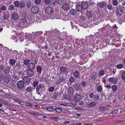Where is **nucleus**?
Returning a JSON list of instances; mask_svg holds the SVG:
<instances>
[{
    "label": "nucleus",
    "instance_id": "6",
    "mask_svg": "<svg viewBox=\"0 0 125 125\" xmlns=\"http://www.w3.org/2000/svg\"><path fill=\"white\" fill-rule=\"evenodd\" d=\"M27 74L29 76L31 77L34 75V72L31 69H28L26 70Z\"/></svg>",
    "mask_w": 125,
    "mask_h": 125
},
{
    "label": "nucleus",
    "instance_id": "48",
    "mask_svg": "<svg viewBox=\"0 0 125 125\" xmlns=\"http://www.w3.org/2000/svg\"><path fill=\"white\" fill-rule=\"evenodd\" d=\"M14 9L15 8L13 5H10L9 6L8 9L10 10H14Z\"/></svg>",
    "mask_w": 125,
    "mask_h": 125
},
{
    "label": "nucleus",
    "instance_id": "13",
    "mask_svg": "<svg viewBox=\"0 0 125 125\" xmlns=\"http://www.w3.org/2000/svg\"><path fill=\"white\" fill-rule=\"evenodd\" d=\"M83 9L81 4H78L76 5V9L77 11L80 12L83 10Z\"/></svg>",
    "mask_w": 125,
    "mask_h": 125
},
{
    "label": "nucleus",
    "instance_id": "45",
    "mask_svg": "<svg viewBox=\"0 0 125 125\" xmlns=\"http://www.w3.org/2000/svg\"><path fill=\"white\" fill-rule=\"evenodd\" d=\"M13 79L16 81H17L19 79L18 78V76L15 74H14L13 76Z\"/></svg>",
    "mask_w": 125,
    "mask_h": 125
},
{
    "label": "nucleus",
    "instance_id": "22",
    "mask_svg": "<svg viewBox=\"0 0 125 125\" xmlns=\"http://www.w3.org/2000/svg\"><path fill=\"white\" fill-rule=\"evenodd\" d=\"M96 104L97 103L95 101L91 102L88 104V106L90 108L92 107L95 106Z\"/></svg>",
    "mask_w": 125,
    "mask_h": 125
},
{
    "label": "nucleus",
    "instance_id": "58",
    "mask_svg": "<svg viewBox=\"0 0 125 125\" xmlns=\"http://www.w3.org/2000/svg\"><path fill=\"white\" fill-rule=\"evenodd\" d=\"M89 5L90 6H92L94 4V2L91 0H90L89 1Z\"/></svg>",
    "mask_w": 125,
    "mask_h": 125
},
{
    "label": "nucleus",
    "instance_id": "55",
    "mask_svg": "<svg viewBox=\"0 0 125 125\" xmlns=\"http://www.w3.org/2000/svg\"><path fill=\"white\" fill-rule=\"evenodd\" d=\"M94 93H90L89 94V97L90 99H92L94 97Z\"/></svg>",
    "mask_w": 125,
    "mask_h": 125
},
{
    "label": "nucleus",
    "instance_id": "35",
    "mask_svg": "<svg viewBox=\"0 0 125 125\" xmlns=\"http://www.w3.org/2000/svg\"><path fill=\"white\" fill-rule=\"evenodd\" d=\"M9 63L11 65H14L16 62V61L13 59H10L9 61Z\"/></svg>",
    "mask_w": 125,
    "mask_h": 125
},
{
    "label": "nucleus",
    "instance_id": "46",
    "mask_svg": "<svg viewBox=\"0 0 125 125\" xmlns=\"http://www.w3.org/2000/svg\"><path fill=\"white\" fill-rule=\"evenodd\" d=\"M80 84L82 86H84L87 85V82L86 81L83 80L81 82Z\"/></svg>",
    "mask_w": 125,
    "mask_h": 125
},
{
    "label": "nucleus",
    "instance_id": "26",
    "mask_svg": "<svg viewBox=\"0 0 125 125\" xmlns=\"http://www.w3.org/2000/svg\"><path fill=\"white\" fill-rule=\"evenodd\" d=\"M108 81L110 82L115 83L116 81V79L115 77L110 78L108 79Z\"/></svg>",
    "mask_w": 125,
    "mask_h": 125
},
{
    "label": "nucleus",
    "instance_id": "38",
    "mask_svg": "<svg viewBox=\"0 0 125 125\" xmlns=\"http://www.w3.org/2000/svg\"><path fill=\"white\" fill-rule=\"evenodd\" d=\"M93 98L94 100H98L99 99V97L98 95L95 94L94 95Z\"/></svg>",
    "mask_w": 125,
    "mask_h": 125
},
{
    "label": "nucleus",
    "instance_id": "11",
    "mask_svg": "<svg viewBox=\"0 0 125 125\" xmlns=\"http://www.w3.org/2000/svg\"><path fill=\"white\" fill-rule=\"evenodd\" d=\"M81 96L80 94H76L74 97V100L76 102L79 101L81 99Z\"/></svg>",
    "mask_w": 125,
    "mask_h": 125
},
{
    "label": "nucleus",
    "instance_id": "51",
    "mask_svg": "<svg viewBox=\"0 0 125 125\" xmlns=\"http://www.w3.org/2000/svg\"><path fill=\"white\" fill-rule=\"evenodd\" d=\"M3 19L4 20L7 21L9 19V16L7 14L3 16Z\"/></svg>",
    "mask_w": 125,
    "mask_h": 125
},
{
    "label": "nucleus",
    "instance_id": "27",
    "mask_svg": "<svg viewBox=\"0 0 125 125\" xmlns=\"http://www.w3.org/2000/svg\"><path fill=\"white\" fill-rule=\"evenodd\" d=\"M69 81L70 83H72L75 82V78L72 76H71L69 78Z\"/></svg>",
    "mask_w": 125,
    "mask_h": 125
},
{
    "label": "nucleus",
    "instance_id": "2",
    "mask_svg": "<svg viewBox=\"0 0 125 125\" xmlns=\"http://www.w3.org/2000/svg\"><path fill=\"white\" fill-rule=\"evenodd\" d=\"M66 77V75L65 74H63L62 76L59 77L58 79L57 82V83L58 84H59L61 83H63L65 81Z\"/></svg>",
    "mask_w": 125,
    "mask_h": 125
},
{
    "label": "nucleus",
    "instance_id": "8",
    "mask_svg": "<svg viewBox=\"0 0 125 125\" xmlns=\"http://www.w3.org/2000/svg\"><path fill=\"white\" fill-rule=\"evenodd\" d=\"M45 11L47 13L51 14L53 12V10L52 8L51 7H48L46 9Z\"/></svg>",
    "mask_w": 125,
    "mask_h": 125
},
{
    "label": "nucleus",
    "instance_id": "50",
    "mask_svg": "<svg viewBox=\"0 0 125 125\" xmlns=\"http://www.w3.org/2000/svg\"><path fill=\"white\" fill-rule=\"evenodd\" d=\"M39 83V82L38 81H35L33 83V86L35 87H36Z\"/></svg>",
    "mask_w": 125,
    "mask_h": 125
},
{
    "label": "nucleus",
    "instance_id": "5",
    "mask_svg": "<svg viewBox=\"0 0 125 125\" xmlns=\"http://www.w3.org/2000/svg\"><path fill=\"white\" fill-rule=\"evenodd\" d=\"M31 12L33 14H36L39 12V9L37 6H33L31 8Z\"/></svg>",
    "mask_w": 125,
    "mask_h": 125
},
{
    "label": "nucleus",
    "instance_id": "16",
    "mask_svg": "<svg viewBox=\"0 0 125 125\" xmlns=\"http://www.w3.org/2000/svg\"><path fill=\"white\" fill-rule=\"evenodd\" d=\"M59 93L58 92L57 93L54 92L52 96V99L55 100L57 99V98L58 96Z\"/></svg>",
    "mask_w": 125,
    "mask_h": 125
},
{
    "label": "nucleus",
    "instance_id": "47",
    "mask_svg": "<svg viewBox=\"0 0 125 125\" xmlns=\"http://www.w3.org/2000/svg\"><path fill=\"white\" fill-rule=\"evenodd\" d=\"M30 61L29 59H26L24 61V65H27L30 62Z\"/></svg>",
    "mask_w": 125,
    "mask_h": 125
},
{
    "label": "nucleus",
    "instance_id": "39",
    "mask_svg": "<svg viewBox=\"0 0 125 125\" xmlns=\"http://www.w3.org/2000/svg\"><path fill=\"white\" fill-rule=\"evenodd\" d=\"M112 3L113 5L115 6L117 5L118 2L117 0H113L112 1Z\"/></svg>",
    "mask_w": 125,
    "mask_h": 125
},
{
    "label": "nucleus",
    "instance_id": "32",
    "mask_svg": "<svg viewBox=\"0 0 125 125\" xmlns=\"http://www.w3.org/2000/svg\"><path fill=\"white\" fill-rule=\"evenodd\" d=\"M121 78L123 81L125 82V71L122 73L121 76Z\"/></svg>",
    "mask_w": 125,
    "mask_h": 125
},
{
    "label": "nucleus",
    "instance_id": "60",
    "mask_svg": "<svg viewBox=\"0 0 125 125\" xmlns=\"http://www.w3.org/2000/svg\"><path fill=\"white\" fill-rule=\"evenodd\" d=\"M118 112V110L117 109H115L112 111L111 114H116Z\"/></svg>",
    "mask_w": 125,
    "mask_h": 125
},
{
    "label": "nucleus",
    "instance_id": "49",
    "mask_svg": "<svg viewBox=\"0 0 125 125\" xmlns=\"http://www.w3.org/2000/svg\"><path fill=\"white\" fill-rule=\"evenodd\" d=\"M107 8L108 9L110 10H112L113 9V6L110 4L108 5L107 6Z\"/></svg>",
    "mask_w": 125,
    "mask_h": 125
},
{
    "label": "nucleus",
    "instance_id": "52",
    "mask_svg": "<svg viewBox=\"0 0 125 125\" xmlns=\"http://www.w3.org/2000/svg\"><path fill=\"white\" fill-rule=\"evenodd\" d=\"M123 65V64H118L116 66V67L119 69H120L122 68Z\"/></svg>",
    "mask_w": 125,
    "mask_h": 125
},
{
    "label": "nucleus",
    "instance_id": "1",
    "mask_svg": "<svg viewBox=\"0 0 125 125\" xmlns=\"http://www.w3.org/2000/svg\"><path fill=\"white\" fill-rule=\"evenodd\" d=\"M20 22L21 24L23 25V27H26L29 25L28 21L26 17H23L21 20Z\"/></svg>",
    "mask_w": 125,
    "mask_h": 125
},
{
    "label": "nucleus",
    "instance_id": "12",
    "mask_svg": "<svg viewBox=\"0 0 125 125\" xmlns=\"http://www.w3.org/2000/svg\"><path fill=\"white\" fill-rule=\"evenodd\" d=\"M20 3L19 7L21 8H23L25 7V2L26 0H21Z\"/></svg>",
    "mask_w": 125,
    "mask_h": 125
},
{
    "label": "nucleus",
    "instance_id": "34",
    "mask_svg": "<svg viewBox=\"0 0 125 125\" xmlns=\"http://www.w3.org/2000/svg\"><path fill=\"white\" fill-rule=\"evenodd\" d=\"M54 106L51 107H48L47 110L50 112H53L54 111Z\"/></svg>",
    "mask_w": 125,
    "mask_h": 125
},
{
    "label": "nucleus",
    "instance_id": "44",
    "mask_svg": "<svg viewBox=\"0 0 125 125\" xmlns=\"http://www.w3.org/2000/svg\"><path fill=\"white\" fill-rule=\"evenodd\" d=\"M112 87L113 90L114 92L116 91L117 89V86L115 85H113L112 86Z\"/></svg>",
    "mask_w": 125,
    "mask_h": 125
},
{
    "label": "nucleus",
    "instance_id": "30",
    "mask_svg": "<svg viewBox=\"0 0 125 125\" xmlns=\"http://www.w3.org/2000/svg\"><path fill=\"white\" fill-rule=\"evenodd\" d=\"M12 17L13 20H16L18 18V15L17 13H13L12 15Z\"/></svg>",
    "mask_w": 125,
    "mask_h": 125
},
{
    "label": "nucleus",
    "instance_id": "28",
    "mask_svg": "<svg viewBox=\"0 0 125 125\" xmlns=\"http://www.w3.org/2000/svg\"><path fill=\"white\" fill-rule=\"evenodd\" d=\"M66 70V68L62 66L60 68L59 70L62 73L65 72Z\"/></svg>",
    "mask_w": 125,
    "mask_h": 125
},
{
    "label": "nucleus",
    "instance_id": "21",
    "mask_svg": "<svg viewBox=\"0 0 125 125\" xmlns=\"http://www.w3.org/2000/svg\"><path fill=\"white\" fill-rule=\"evenodd\" d=\"M62 8L64 10L67 11L69 9L70 7L67 4H65L63 5Z\"/></svg>",
    "mask_w": 125,
    "mask_h": 125
},
{
    "label": "nucleus",
    "instance_id": "23",
    "mask_svg": "<svg viewBox=\"0 0 125 125\" xmlns=\"http://www.w3.org/2000/svg\"><path fill=\"white\" fill-rule=\"evenodd\" d=\"M3 70V72L6 74H8L10 71L9 67L7 65Z\"/></svg>",
    "mask_w": 125,
    "mask_h": 125
},
{
    "label": "nucleus",
    "instance_id": "17",
    "mask_svg": "<svg viewBox=\"0 0 125 125\" xmlns=\"http://www.w3.org/2000/svg\"><path fill=\"white\" fill-rule=\"evenodd\" d=\"M116 12L117 15H120L122 14L123 12L121 8L119 9L117 8L116 10Z\"/></svg>",
    "mask_w": 125,
    "mask_h": 125
},
{
    "label": "nucleus",
    "instance_id": "24",
    "mask_svg": "<svg viewBox=\"0 0 125 125\" xmlns=\"http://www.w3.org/2000/svg\"><path fill=\"white\" fill-rule=\"evenodd\" d=\"M120 5L121 7L125 8V0H121L120 2Z\"/></svg>",
    "mask_w": 125,
    "mask_h": 125
},
{
    "label": "nucleus",
    "instance_id": "7",
    "mask_svg": "<svg viewBox=\"0 0 125 125\" xmlns=\"http://www.w3.org/2000/svg\"><path fill=\"white\" fill-rule=\"evenodd\" d=\"M22 80L26 84L29 83L31 81L30 78L27 76H24L22 78Z\"/></svg>",
    "mask_w": 125,
    "mask_h": 125
},
{
    "label": "nucleus",
    "instance_id": "62",
    "mask_svg": "<svg viewBox=\"0 0 125 125\" xmlns=\"http://www.w3.org/2000/svg\"><path fill=\"white\" fill-rule=\"evenodd\" d=\"M80 18L82 21H84L85 20L84 17L82 15H81L80 16Z\"/></svg>",
    "mask_w": 125,
    "mask_h": 125
},
{
    "label": "nucleus",
    "instance_id": "25",
    "mask_svg": "<svg viewBox=\"0 0 125 125\" xmlns=\"http://www.w3.org/2000/svg\"><path fill=\"white\" fill-rule=\"evenodd\" d=\"M10 81V79L8 76H6L4 77V81L6 83H9Z\"/></svg>",
    "mask_w": 125,
    "mask_h": 125
},
{
    "label": "nucleus",
    "instance_id": "41",
    "mask_svg": "<svg viewBox=\"0 0 125 125\" xmlns=\"http://www.w3.org/2000/svg\"><path fill=\"white\" fill-rule=\"evenodd\" d=\"M6 64H2L0 65V69L1 70H3L7 66Z\"/></svg>",
    "mask_w": 125,
    "mask_h": 125
},
{
    "label": "nucleus",
    "instance_id": "37",
    "mask_svg": "<svg viewBox=\"0 0 125 125\" xmlns=\"http://www.w3.org/2000/svg\"><path fill=\"white\" fill-rule=\"evenodd\" d=\"M55 89L54 87L53 86H51L49 87L48 88V90L50 92H52Z\"/></svg>",
    "mask_w": 125,
    "mask_h": 125
},
{
    "label": "nucleus",
    "instance_id": "10",
    "mask_svg": "<svg viewBox=\"0 0 125 125\" xmlns=\"http://www.w3.org/2000/svg\"><path fill=\"white\" fill-rule=\"evenodd\" d=\"M35 65L34 63L31 62L29 64L27 65V67L29 69L32 70L35 67Z\"/></svg>",
    "mask_w": 125,
    "mask_h": 125
},
{
    "label": "nucleus",
    "instance_id": "64",
    "mask_svg": "<svg viewBox=\"0 0 125 125\" xmlns=\"http://www.w3.org/2000/svg\"><path fill=\"white\" fill-rule=\"evenodd\" d=\"M84 103V102L83 101L81 100L79 102V104L80 105H82Z\"/></svg>",
    "mask_w": 125,
    "mask_h": 125
},
{
    "label": "nucleus",
    "instance_id": "53",
    "mask_svg": "<svg viewBox=\"0 0 125 125\" xmlns=\"http://www.w3.org/2000/svg\"><path fill=\"white\" fill-rule=\"evenodd\" d=\"M52 32H53L54 34H58L60 33V32L58 30H57L56 29H55Z\"/></svg>",
    "mask_w": 125,
    "mask_h": 125
},
{
    "label": "nucleus",
    "instance_id": "19",
    "mask_svg": "<svg viewBox=\"0 0 125 125\" xmlns=\"http://www.w3.org/2000/svg\"><path fill=\"white\" fill-rule=\"evenodd\" d=\"M74 87L75 89L77 90H79L81 88L80 84L77 83H76L74 84Z\"/></svg>",
    "mask_w": 125,
    "mask_h": 125
},
{
    "label": "nucleus",
    "instance_id": "57",
    "mask_svg": "<svg viewBox=\"0 0 125 125\" xmlns=\"http://www.w3.org/2000/svg\"><path fill=\"white\" fill-rule=\"evenodd\" d=\"M36 92L37 94H38L40 95V96H41V94L40 92H39V90L40 89L38 88V87H37L36 88Z\"/></svg>",
    "mask_w": 125,
    "mask_h": 125
},
{
    "label": "nucleus",
    "instance_id": "56",
    "mask_svg": "<svg viewBox=\"0 0 125 125\" xmlns=\"http://www.w3.org/2000/svg\"><path fill=\"white\" fill-rule=\"evenodd\" d=\"M66 104L67 105L71 107H74V105H73V104L70 102L67 103Z\"/></svg>",
    "mask_w": 125,
    "mask_h": 125
},
{
    "label": "nucleus",
    "instance_id": "61",
    "mask_svg": "<svg viewBox=\"0 0 125 125\" xmlns=\"http://www.w3.org/2000/svg\"><path fill=\"white\" fill-rule=\"evenodd\" d=\"M1 8V10L2 11L4 10H6V7L4 6H2Z\"/></svg>",
    "mask_w": 125,
    "mask_h": 125
},
{
    "label": "nucleus",
    "instance_id": "3",
    "mask_svg": "<svg viewBox=\"0 0 125 125\" xmlns=\"http://www.w3.org/2000/svg\"><path fill=\"white\" fill-rule=\"evenodd\" d=\"M24 82L22 80H20L17 83V88L20 89H21L24 87Z\"/></svg>",
    "mask_w": 125,
    "mask_h": 125
},
{
    "label": "nucleus",
    "instance_id": "42",
    "mask_svg": "<svg viewBox=\"0 0 125 125\" xmlns=\"http://www.w3.org/2000/svg\"><path fill=\"white\" fill-rule=\"evenodd\" d=\"M68 91L70 94H72L74 92V89L72 87H70L68 88Z\"/></svg>",
    "mask_w": 125,
    "mask_h": 125
},
{
    "label": "nucleus",
    "instance_id": "40",
    "mask_svg": "<svg viewBox=\"0 0 125 125\" xmlns=\"http://www.w3.org/2000/svg\"><path fill=\"white\" fill-rule=\"evenodd\" d=\"M44 2L46 5L50 4L51 2V0H44Z\"/></svg>",
    "mask_w": 125,
    "mask_h": 125
},
{
    "label": "nucleus",
    "instance_id": "29",
    "mask_svg": "<svg viewBox=\"0 0 125 125\" xmlns=\"http://www.w3.org/2000/svg\"><path fill=\"white\" fill-rule=\"evenodd\" d=\"M97 90L98 92H100L103 90L102 86L101 85H99L97 87Z\"/></svg>",
    "mask_w": 125,
    "mask_h": 125
},
{
    "label": "nucleus",
    "instance_id": "33",
    "mask_svg": "<svg viewBox=\"0 0 125 125\" xmlns=\"http://www.w3.org/2000/svg\"><path fill=\"white\" fill-rule=\"evenodd\" d=\"M105 71L104 70H101L99 72V76L101 77L103 76L104 74Z\"/></svg>",
    "mask_w": 125,
    "mask_h": 125
},
{
    "label": "nucleus",
    "instance_id": "4",
    "mask_svg": "<svg viewBox=\"0 0 125 125\" xmlns=\"http://www.w3.org/2000/svg\"><path fill=\"white\" fill-rule=\"evenodd\" d=\"M107 3L104 1H101L98 3L97 4V7L100 8H103L106 6Z\"/></svg>",
    "mask_w": 125,
    "mask_h": 125
},
{
    "label": "nucleus",
    "instance_id": "36",
    "mask_svg": "<svg viewBox=\"0 0 125 125\" xmlns=\"http://www.w3.org/2000/svg\"><path fill=\"white\" fill-rule=\"evenodd\" d=\"M55 106H54V111H55L56 112L58 113H60L62 111V110L61 108H57L55 107Z\"/></svg>",
    "mask_w": 125,
    "mask_h": 125
},
{
    "label": "nucleus",
    "instance_id": "14",
    "mask_svg": "<svg viewBox=\"0 0 125 125\" xmlns=\"http://www.w3.org/2000/svg\"><path fill=\"white\" fill-rule=\"evenodd\" d=\"M73 75L75 78H78L80 75L79 71L77 70H75L73 73Z\"/></svg>",
    "mask_w": 125,
    "mask_h": 125
},
{
    "label": "nucleus",
    "instance_id": "54",
    "mask_svg": "<svg viewBox=\"0 0 125 125\" xmlns=\"http://www.w3.org/2000/svg\"><path fill=\"white\" fill-rule=\"evenodd\" d=\"M26 6L27 9L30 8L31 6V3L30 2H28L26 4Z\"/></svg>",
    "mask_w": 125,
    "mask_h": 125
},
{
    "label": "nucleus",
    "instance_id": "18",
    "mask_svg": "<svg viewBox=\"0 0 125 125\" xmlns=\"http://www.w3.org/2000/svg\"><path fill=\"white\" fill-rule=\"evenodd\" d=\"M33 87L30 86H29L26 87V88L25 89L26 92H31H31L33 90Z\"/></svg>",
    "mask_w": 125,
    "mask_h": 125
},
{
    "label": "nucleus",
    "instance_id": "43",
    "mask_svg": "<svg viewBox=\"0 0 125 125\" xmlns=\"http://www.w3.org/2000/svg\"><path fill=\"white\" fill-rule=\"evenodd\" d=\"M14 4L16 7H18L19 6V2L18 1H16L14 2Z\"/></svg>",
    "mask_w": 125,
    "mask_h": 125
},
{
    "label": "nucleus",
    "instance_id": "20",
    "mask_svg": "<svg viewBox=\"0 0 125 125\" xmlns=\"http://www.w3.org/2000/svg\"><path fill=\"white\" fill-rule=\"evenodd\" d=\"M77 12V11L75 9H72L70 10L69 13L72 15H74L76 14Z\"/></svg>",
    "mask_w": 125,
    "mask_h": 125
},
{
    "label": "nucleus",
    "instance_id": "31",
    "mask_svg": "<svg viewBox=\"0 0 125 125\" xmlns=\"http://www.w3.org/2000/svg\"><path fill=\"white\" fill-rule=\"evenodd\" d=\"M37 71L39 73H41L42 68L40 66H36Z\"/></svg>",
    "mask_w": 125,
    "mask_h": 125
},
{
    "label": "nucleus",
    "instance_id": "59",
    "mask_svg": "<svg viewBox=\"0 0 125 125\" xmlns=\"http://www.w3.org/2000/svg\"><path fill=\"white\" fill-rule=\"evenodd\" d=\"M34 2L36 4H38L40 3L41 0H35Z\"/></svg>",
    "mask_w": 125,
    "mask_h": 125
},
{
    "label": "nucleus",
    "instance_id": "63",
    "mask_svg": "<svg viewBox=\"0 0 125 125\" xmlns=\"http://www.w3.org/2000/svg\"><path fill=\"white\" fill-rule=\"evenodd\" d=\"M96 78L97 77L96 76V74H93L92 77V79L94 80H96Z\"/></svg>",
    "mask_w": 125,
    "mask_h": 125
},
{
    "label": "nucleus",
    "instance_id": "15",
    "mask_svg": "<svg viewBox=\"0 0 125 125\" xmlns=\"http://www.w3.org/2000/svg\"><path fill=\"white\" fill-rule=\"evenodd\" d=\"M86 15L88 18H90L92 16L93 14L92 12L91 11L87 10L86 12Z\"/></svg>",
    "mask_w": 125,
    "mask_h": 125
},
{
    "label": "nucleus",
    "instance_id": "9",
    "mask_svg": "<svg viewBox=\"0 0 125 125\" xmlns=\"http://www.w3.org/2000/svg\"><path fill=\"white\" fill-rule=\"evenodd\" d=\"M82 8L84 9H87L88 6V3L86 1H83L81 3Z\"/></svg>",
    "mask_w": 125,
    "mask_h": 125
}]
</instances>
